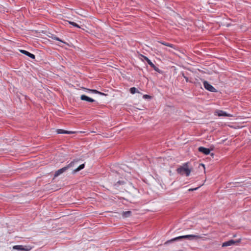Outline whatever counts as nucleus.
<instances>
[{"mask_svg": "<svg viewBox=\"0 0 251 251\" xmlns=\"http://www.w3.org/2000/svg\"><path fill=\"white\" fill-rule=\"evenodd\" d=\"M188 163H185L182 166L176 169L177 173L181 175H185L186 176H189L191 172V169L188 168Z\"/></svg>", "mask_w": 251, "mask_h": 251, "instance_id": "nucleus-1", "label": "nucleus"}, {"mask_svg": "<svg viewBox=\"0 0 251 251\" xmlns=\"http://www.w3.org/2000/svg\"><path fill=\"white\" fill-rule=\"evenodd\" d=\"M203 86L205 89H206L207 90H208L210 92H217V90L206 80H204L203 81Z\"/></svg>", "mask_w": 251, "mask_h": 251, "instance_id": "nucleus-2", "label": "nucleus"}, {"mask_svg": "<svg viewBox=\"0 0 251 251\" xmlns=\"http://www.w3.org/2000/svg\"><path fill=\"white\" fill-rule=\"evenodd\" d=\"M13 250L19 251H29L31 248L30 246H23L22 245H15L13 247Z\"/></svg>", "mask_w": 251, "mask_h": 251, "instance_id": "nucleus-3", "label": "nucleus"}, {"mask_svg": "<svg viewBox=\"0 0 251 251\" xmlns=\"http://www.w3.org/2000/svg\"><path fill=\"white\" fill-rule=\"evenodd\" d=\"M215 115L219 117H230L231 115L230 114L227 113L226 112L221 110H217L214 113Z\"/></svg>", "mask_w": 251, "mask_h": 251, "instance_id": "nucleus-4", "label": "nucleus"}, {"mask_svg": "<svg viewBox=\"0 0 251 251\" xmlns=\"http://www.w3.org/2000/svg\"><path fill=\"white\" fill-rule=\"evenodd\" d=\"M202 238L201 235H184V238L189 239L190 240H193L194 239H201Z\"/></svg>", "mask_w": 251, "mask_h": 251, "instance_id": "nucleus-5", "label": "nucleus"}, {"mask_svg": "<svg viewBox=\"0 0 251 251\" xmlns=\"http://www.w3.org/2000/svg\"><path fill=\"white\" fill-rule=\"evenodd\" d=\"M198 151L205 155H208L210 152V150L209 149L203 147H200L198 148Z\"/></svg>", "mask_w": 251, "mask_h": 251, "instance_id": "nucleus-6", "label": "nucleus"}, {"mask_svg": "<svg viewBox=\"0 0 251 251\" xmlns=\"http://www.w3.org/2000/svg\"><path fill=\"white\" fill-rule=\"evenodd\" d=\"M67 170V167H66V166L58 170L57 171L55 172V173L54 174V177H57V176H59L61 174L66 172Z\"/></svg>", "mask_w": 251, "mask_h": 251, "instance_id": "nucleus-7", "label": "nucleus"}, {"mask_svg": "<svg viewBox=\"0 0 251 251\" xmlns=\"http://www.w3.org/2000/svg\"><path fill=\"white\" fill-rule=\"evenodd\" d=\"M80 99L82 100H85L88 102H93L95 101V100L86 96L84 95H82L80 96Z\"/></svg>", "mask_w": 251, "mask_h": 251, "instance_id": "nucleus-8", "label": "nucleus"}, {"mask_svg": "<svg viewBox=\"0 0 251 251\" xmlns=\"http://www.w3.org/2000/svg\"><path fill=\"white\" fill-rule=\"evenodd\" d=\"M20 52L21 53H23L24 54H25L26 56L29 57L30 58H32V59H35V55H34L32 53H31L30 52H28V51H27L26 50H20Z\"/></svg>", "mask_w": 251, "mask_h": 251, "instance_id": "nucleus-9", "label": "nucleus"}, {"mask_svg": "<svg viewBox=\"0 0 251 251\" xmlns=\"http://www.w3.org/2000/svg\"><path fill=\"white\" fill-rule=\"evenodd\" d=\"M79 161V160L77 159L73 160L69 164L66 166V167H67V170H68L69 168L74 167L75 166V164H76Z\"/></svg>", "mask_w": 251, "mask_h": 251, "instance_id": "nucleus-10", "label": "nucleus"}, {"mask_svg": "<svg viewBox=\"0 0 251 251\" xmlns=\"http://www.w3.org/2000/svg\"><path fill=\"white\" fill-rule=\"evenodd\" d=\"M236 242L233 240H230L228 241L224 242L222 244V247H227L234 245Z\"/></svg>", "mask_w": 251, "mask_h": 251, "instance_id": "nucleus-11", "label": "nucleus"}, {"mask_svg": "<svg viewBox=\"0 0 251 251\" xmlns=\"http://www.w3.org/2000/svg\"><path fill=\"white\" fill-rule=\"evenodd\" d=\"M56 132L58 134H72V133H74V132L71 131L65 130L62 129H57Z\"/></svg>", "mask_w": 251, "mask_h": 251, "instance_id": "nucleus-12", "label": "nucleus"}, {"mask_svg": "<svg viewBox=\"0 0 251 251\" xmlns=\"http://www.w3.org/2000/svg\"><path fill=\"white\" fill-rule=\"evenodd\" d=\"M83 89H85V90H86L88 92H92V93H94V94H100L101 95H104V93H101L100 92H99L98 90H95V89H87V88H83Z\"/></svg>", "mask_w": 251, "mask_h": 251, "instance_id": "nucleus-13", "label": "nucleus"}, {"mask_svg": "<svg viewBox=\"0 0 251 251\" xmlns=\"http://www.w3.org/2000/svg\"><path fill=\"white\" fill-rule=\"evenodd\" d=\"M85 167V164H82L79 165L77 168L73 170V174H75L76 173L79 172V171L83 169Z\"/></svg>", "mask_w": 251, "mask_h": 251, "instance_id": "nucleus-14", "label": "nucleus"}, {"mask_svg": "<svg viewBox=\"0 0 251 251\" xmlns=\"http://www.w3.org/2000/svg\"><path fill=\"white\" fill-rule=\"evenodd\" d=\"M159 43H160V44H161L163 45H165L166 46H168V47H171L172 48H175V46L173 44L164 42H162V41H159Z\"/></svg>", "mask_w": 251, "mask_h": 251, "instance_id": "nucleus-15", "label": "nucleus"}, {"mask_svg": "<svg viewBox=\"0 0 251 251\" xmlns=\"http://www.w3.org/2000/svg\"><path fill=\"white\" fill-rule=\"evenodd\" d=\"M131 214V212L130 211L123 212L122 213V216L124 218H127V217H128L129 216H130Z\"/></svg>", "mask_w": 251, "mask_h": 251, "instance_id": "nucleus-16", "label": "nucleus"}, {"mask_svg": "<svg viewBox=\"0 0 251 251\" xmlns=\"http://www.w3.org/2000/svg\"><path fill=\"white\" fill-rule=\"evenodd\" d=\"M144 59L147 62L148 64L151 67L152 66H153V63L151 61L150 59H149L147 57L145 56H143Z\"/></svg>", "mask_w": 251, "mask_h": 251, "instance_id": "nucleus-17", "label": "nucleus"}, {"mask_svg": "<svg viewBox=\"0 0 251 251\" xmlns=\"http://www.w3.org/2000/svg\"><path fill=\"white\" fill-rule=\"evenodd\" d=\"M178 240H179V238H178V237H175V238H174L171 240H169L167 241H166L165 242V244H167L168 243H171L172 242H174V241H178Z\"/></svg>", "mask_w": 251, "mask_h": 251, "instance_id": "nucleus-18", "label": "nucleus"}, {"mask_svg": "<svg viewBox=\"0 0 251 251\" xmlns=\"http://www.w3.org/2000/svg\"><path fill=\"white\" fill-rule=\"evenodd\" d=\"M130 92L132 94H134L136 92H138V90L135 87H131L130 88Z\"/></svg>", "mask_w": 251, "mask_h": 251, "instance_id": "nucleus-19", "label": "nucleus"}, {"mask_svg": "<svg viewBox=\"0 0 251 251\" xmlns=\"http://www.w3.org/2000/svg\"><path fill=\"white\" fill-rule=\"evenodd\" d=\"M153 69V70L154 71H155L156 72L159 73H162V71L157 67H156L154 64H153V66H152L151 67Z\"/></svg>", "mask_w": 251, "mask_h": 251, "instance_id": "nucleus-20", "label": "nucleus"}, {"mask_svg": "<svg viewBox=\"0 0 251 251\" xmlns=\"http://www.w3.org/2000/svg\"><path fill=\"white\" fill-rule=\"evenodd\" d=\"M69 24H71V25H73L75 27H77L78 28L80 27V26L78 25H77L76 23H75L74 22H69Z\"/></svg>", "mask_w": 251, "mask_h": 251, "instance_id": "nucleus-21", "label": "nucleus"}, {"mask_svg": "<svg viewBox=\"0 0 251 251\" xmlns=\"http://www.w3.org/2000/svg\"><path fill=\"white\" fill-rule=\"evenodd\" d=\"M182 76H183V77L185 78V79L186 80V82H190L189 80V78L188 77L185 76V75H184V74H182Z\"/></svg>", "mask_w": 251, "mask_h": 251, "instance_id": "nucleus-22", "label": "nucleus"}, {"mask_svg": "<svg viewBox=\"0 0 251 251\" xmlns=\"http://www.w3.org/2000/svg\"><path fill=\"white\" fill-rule=\"evenodd\" d=\"M117 184H124V181H117Z\"/></svg>", "mask_w": 251, "mask_h": 251, "instance_id": "nucleus-23", "label": "nucleus"}, {"mask_svg": "<svg viewBox=\"0 0 251 251\" xmlns=\"http://www.w3.org/2000/svg\"><path fill=\"white\" fill-rule=\"evenodd\" d=\"M178 237L179 238V240L182 239H185L184 235L180 236H178Z\"/></svg>", "mask_w": 251, "mask_h": 251, "instance_id": "nucleus-24", "label": "nucleus"}, {"mask_svg": "<svg viewBox=\"0 0 251 251\" xmlns=\"http://www.w3.org/2000/svg\"><path fill=\"white\" fill-rule=\"evenodd\" d=\"M54 40H57V41H61V40L59 39V38L58 37H55L54 38Z\"/></svg>", "mask_w": 251, "mask_h": 251, "instance_id": "nucleus-25", "label": "nucleus"}, {"mask_svg": "<svg viewBox=\"0 0 251 251\" xmlns=\"http://www.w3.org/2000/svg\"><path fill=\"white\" fill-rule=\"evenodd\" d=\"M199 187H196L195 188H193V189H189V191H193V190H196L198 189Z\"/></svg>", "mask_w": 251, "mask_h": 251, "instance_id": "nucleus-26", "label": "nucleus"}, {"mask_svg": "<svg viewBox=\"0 0 251 251\" xmlns=\"http://www.w3.org/2000/svg\"><path fill=\"white\" fill-rule=\"evenodd\" d=\"M143 97L147 98H150V96L149 95H144Z\"/></svg>", "mask_w": 251, "mask_h": 251, "instance_id": "nucleus-27", "label": "nucleus"}]
</instances>
